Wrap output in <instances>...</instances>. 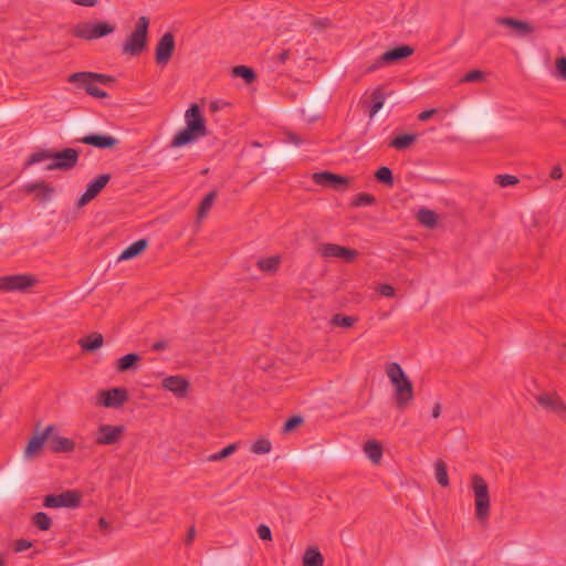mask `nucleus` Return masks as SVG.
<instances>
[{
  "instance_id": "obj_40",
  "label": "nucleus",
  "mask_w": 566,
  "mask_h": 566,
  "mask_svg": "<svg viewBox=\"0 0 566 566\" xmlns=\"http://www.w3.org/2000/svg\"><path fill=\"white\" fill-rule=\"evenodd\" d=\"M271 448L272 446L269 440L259 439L252 444L251 450L256 454H266L271 451Z\"/></svg>"
},
{
  "instance_id": "obj_48",
  "label": "nucleus",
  "mask_w": 566,
  "mask_h": 566,
  "mask_svg": "<svg viewBox=\"0 0 566 566\" xmlns=\"http://www.w3.org/2000/svg\"><path fill=\"white\" fill-rule=\"evenodd\" d=\"M237 449H238V444L231 443V444L227 446L226 448H223L221 451H219V457H221L222 460H224L226 458L233 454L237 451Z\"/></svg>"
},
{
  "instance_id": "obj_20",
  "label": "nucleus",
  "mask_w": 566,
  "mask_h": 566,
  "mask_svg": "<svg viewBox=\"0 0 566 566\" xmlns=\"http://www.w3.org/2000/svg\"><path fill=\"white\" fill-rule=\"evenodd\" d=\"M77 142L93 146L98 149H107L115 147L119 142L111 135L91 134L80 138Z\"/></svg>"
},
{
  "instance_id": "obj_57",
  "label": "nucleus",
  "mask_w": 566,
  "mask_h": 566,
  "mask_svg": "<svg viewBox=\"0 0 566 566\" xmlns=\"http://www.w3.org/2000/svg\"><path fill=\"white\" fill-rule=\"evenodd\" d=\"M441 410H442L441 405L439 402H437L433 406L432 411H431L432 418H434V419L439 418L441 415Z\"/></svg>"
},
{
  "instance_id": "obj_51",
  "label": "nucleus",
  "mask_w": 566,
  "mask_h": 566,
  "mask_svg": "<svg viewBox=\"0 0 566 566\" xmlns=\"http://www.w3.org/2000/svg\"><path fill=\"white\" fill-rule=\"evenodd\" d=\"M284 142L292 143V144H294L296 146L302 144V139L296 134H294V133H287L285 135Z\"/></svg>"
},
{
  "instance_id": "obj_24",
  "label": "nucleus",
  "mask_w": 566,
  "mask_h": 566,
  "mask_svg": "<svg viewBox=\"0 0 566 566\" xmlns=\"http://www.w3.org/2000/svg\"><path fill=\"white\" fill-rule=\"evenodd\" d=\"M324 557L317 547L311 546L305 549L302 557V566H323Z\"/></svg>"
},
{
  "instance_id": "obj_8",
  "label": "nucleus",
  "mask_w": 566,
  "mask_h": 566,
  "mask_svg": "<svg viewBox=\"0 0 566 566\" xmlns=\"http://www.w3.org/2000/svg\"><path fill=\"white\" fill-rule=\"evenodd\" d=\"M318 253L323 258H338L346 262H353L359 252L355 249L345 248L335 243H323L318 247Z\"/></svg>"
},
{
  "instance_id": "obj_26",
  "label": "nucleus",
  "mask_w": 566,
  "mask_h": 566,
  "mask_svg": "<svg viewBox=\"0 0 566 566\" xmlns=\"http://www.w3.org/2000/svg\"><path fill=\"white\" fill-rule=\"evenodd\" d=\"M104 338L101 334L94 333L78 340L81 347L86 352H93L103 346Z\"/></svg>"
},
{
  "instance_id": "obj_9",
  "label": "nucleus",
  "mask_w": 566,
  "mask_h": 566,
  "mask_svg": "<svg viewBox=\"0 0 566 566\" xmlns=\"http://www.w3.org/2000/svg\"><path fill=\"white\" fill-rule=\"evenodd\" d=\"M127 399V390L124 388L102 390L97 394V403L105 408H119Z\"/></svg>"
},
{
  "instance_id": "obj_27",
  "label": "nucleus",
  "mask_w": 566,
  "mask_h": 566,
  "mask_svg": "<svg viewBox=\"0 0 566 566\" xmlns=\"http://www.w3.org/2000/svg\"><path fill=\"white\" fill-rule=\"evenodd\" d=\"M140 356L138 354H127L120 357L116 363V369L118 373H124L132 369L138 361Z\"/></svg>"
},
{
  "instance_id": "obj_50",
  "label": "nucleus",
  "mask_w": 566,
  "mask_h": 566,
  "mask_svg": "<svg viewBox=\"0 0 566 566\" xmlns=\"http://www.w3.org/2000/svg\"><path fill=\"white\" fill-rule=\"evenodd\" d=\"M31 546H32V543L30 541L18 539L15 542L14 549H15V552L20 553V552H24V551L29 549Z\"/></svg>"
},
{
  "instance_id": "obj_35",
  "label": "nucleus",
  "mask_w": 566,
  "mask_h": 566,
  "mask_svg": "<svg viewBox=\"0 0 566 566\" xmlns=\"http://www.w3.org/2000/svg\"><path fill=\"white\" fill-rule=\"evenodd\" d=\"M365 453L374 463H378L381 459L382 450L378 443L369 441L365 446Z\"/></svg>"
},
{
  "instance_id": "obj_30",
  "label": "nucleus",
  "mask_w": 566,
  "mask_h": 566,
  "mask_svg": "<svg viewBox=\"0 0 566 566\" xmlns=\"http://www.w3.org/2000/svg\"><path fill=\"white\" fill-rule=\"evenodd\" d=\"M280 263H281V256L272 255V256H268L264 259H260L256 262V265L259 266L260 270H262L264 272L273 273L277 270Z\"/></svg>"
},
{
  "instance_id": "obj_22",
  "label": "nucleus",
  "mask_w": 566,
  "mask_h": 566,
  "mask_svg": "<svg viewBox=\"0 0 566 566\" xmlns=\"http://www.w3.org/2000/svg\"><path fill=\"white\" fill-rule=\"evenodd\" d=\"M50 449L53 452H72L75 448L74 441L69 438L51 433Z\"/></svg>"
},
{
  "instance_id": "obj_58",
  "label": "nucleus",
  "mask_w": 566,
  "mask_h": 566,
  "mask_svg": "<svg viewBox=\"0 0 566 566\" xmlns=\"http://www.w3.org/2000/svg\"><path fill=\"white\" fill-rule=\"evenodd\" d=\"M195 535H196L195 527H190V530L187 534L186 541H185L187 545H190L192 543Z\"/></svg>"
},
{
  "instance_id": "obj_41",
  "label": "nucleus",
  "mask_w": 566,
  "mask_h": 566,
  "mask_svg": "<svg viewBox=\"0 0 566 566\" xmlns=\"http://www.w3.org/2000/svg\"><path fill=\"white\" fill-rule=\"evenodd\" d=\"M354 323H355V318L352 316L335 314L332 317V324L336 325V326L348 328V327H352L354 325Z\"/></svg>"
},
{
  "instance_id": "obj_15",
  "label": "nucleus",
  "mask_w": 566,
  "mask_h": 566,
  "mask_svg": "<svg viewBox=\"0 0 566 566\" xmlns=\"http://www.w3.org/2000/svg\"><path fill=\"white\" fill-rule=\"evenodd\" d=\"M315 184L327 186L335 190H344L349 186L350 180L347 177L336 175L329 171L315 172L313 175Z\"/></svg>"
},
{
  "instance_id": "obj_34",
  "label": "nucleus",
  "mask_w": 566,
  "mask_h": 566,
  "mask_svg": "<svg viewBox=\"0 0 566 566\" xmlns=\"http://www.w3.org/2000/svg\"><path fill=\"white\" fill-rule=\"evenodd\" d=\"M232 75L243 78L247 84H250L255 80L254 71L244 65L234 66L232 69Z\"/></svg>"
},
{
  "instance_id": "obj_13",
  "label": "nucleus",
  "mask_w": 566,
  "mask_h": 566,
  "mask_svg": "<svg viewBox=\"0 0 566 566\" xmlns=\"http://www.w3.org/2000/svg\"><path fill=\"white\" fill-rule=\"evenodd\" d=\"M109 179H111V176L108 174H104V175L98 176L93 181H91L86 186V190L84 191V193L77 199L76 206L78 208L86 206L104 189V187L107 185Z\"/></svg>"
},
{
  "instance_id": "obj_6",
  "label": "nucleus",
  "mask_w": 566,
  "mask_h": 566,
  "mask_svg": "<svg viewBox=\"0 0 566 566\" xmlns=\"http://www.w3.org/2000/svg\"><path fill=\"white\" fill-rule=\"evenodd\" d=\"M52 161L45 166V170L67 171L77 165L80 154L74 148H64L60 151H52Z\"/></svg>"
},
{
  "instance_id": "obj_49",
  "label": "nucleus",
  "mask_w": 566,
  "mask_h": 566,
  "mask_svg": "<svg viewBox=\"0 0 566 566\" xmlns=\"http://www.w3.org/2000/svg\"><path fill=\"white\" fill-rule=\"evenodd\" d=\"M378 292L386 297L395 296V289L389 284H381L378 286Z\"/></svg>"
},
{
  "instance_id": "obj_46",
  "label": "nucleus",
  "mask_w": 566,
  "mask_h": 566,
  "mask_svg": "<svg viewBox=\"0 0 566 566\" xmlns=\"http://www.w3.org/2000/svg\"><path fill=\"white\" fill-rule=\"evenodd\" d=\"M557 76L566 81V57L556 60Z\"/></svg>"
},
{
  "instance_id": "obj_31",
  "label": "nucleus",
  "mask_w": 566,
  "mask_h": 566,
  "mask_svg": "<svg viewBox=\"0 0 566 566\" xmlns=\"http://www.w3.org/2000/svg\"><path fill=\"white\" fill-rule=\"evenodd\" d=\"M52 150L43 149L39 151H34L30 155L29 159L24 164V168H29L30 166H33L35 164L51 160L52 161Z\"/></svg>"
},
{
  "instance_id": "obj_37",
  "label": "nucleus",
  "mask_w": 566,
  "mask_h": 566,
  "mask_svg": "<svg viewBox=\"0 0 566 566\" xmlns=\"http://www.w3.org/2000/svg\"><path fill=\"white\" fill-rule=\"evenodd\" d=\"M436 479L441 486L449 485V478L447 473V465L442 461H437L434 464Z\"/></svg>"
},
{
  "instance_id": "obj_45",
  "label": "nucleus",
  "mask_w": 566,
  "mask_h": 566,
  "mask_svg": "<svg viewBox=\"0 0 566 566\" xmlns=\"http://www.w3.org/2000/svg\"><path fill=\"white\" fill-rule=\"evenodd\" d=\"M303 419L298 416H295V417H292L290 418L284 427H283V430L284 432H290L292 431L293 429H295L297 426H300L302 423Z\"/></svg>"
},
{
  "instance_id": "obj_32",
  "label": "nucleus",
  "mask_w": 566,
  "mask_h": 566,
  "mask_svg": "<svg viewBox=\"0 0 566 566\" xmlns=\"http://www.w3.org/2000/svg\"><path fill=\"white\" fill-rule=\"evenodd\" d=\"M418 221L427 227V228H433L437 224V216L433 211L422 208L419 210L417 214Z\"/></svg>"
},
{
  "instance_id": "obj_38",
  "label": "nucleus",
  "mask_w": 566,
  "mask_h": 566,
  "mask_svg": "<svg viewBox=\"0 0 566 566\" xmlns=\"http://www.w3.org/2000/svg\"><path fill=\"white\" fill-rule=\"evenodd\" d=\"M33 524L41 531H48L51 527L52 520L46 513L39 512L33 516Z\"/></svg>"
},
{
  "instance_id": "obj_17",
  "label": "nucleus",
  "mask_w": 566,
  "mask_h": 566,
  "mask_svg": "<svg viewBox=\"0 0 566 566\" xmlns=\"http://www.w3.org/2000/svg\"><path fill=\"white\" fill-rule=\"evenodd\" d=\"M22 191L28 195H33L36 200L42 202L50 201L55 193V189L45 181L25 184L22 187Z\"/></svg>"
},
{
  "instance_id": "obj_36",
  "label": "nucleus",
  "mask_w": 566,
  "mask_h": 566,
  "mask_svg": "<svg viewBox=\"0 0 566 566\" xmlns=\"http://www.w3.org/2000/svg\"><path fill=\"white\" fill-rule=\"evenodd\" d=\"M217 193L214 191L209 192L201 201L198 210V220H202L208 211L211 209Z\"/></svg>"
},
{
  "instance_id": "obj_53",
  "label": "nucleus",
  "mask_w": 566,
  "mask_h": 566,
  "mask_svg": "<svg viewBox=\"0 0 566 566\" xmlns=\"http://www.w3.org/2000/svg\"><path fill=\"white\" fill-rule=\"evenodd\" d=\"M73 3L83 7H95L97 4V0H72Z\"/></svg>"
},
{
  "instance_id": "obj_7",
  "label": "nucleus",
  "mask_w": 566,
  "mask_h": 566,
  "mask_svg": "<svg viewBox=\"0 0 566 566\" xmlns=\"http://www.w3.org/2000/svg\"><path fill=\"white\" fill-rule=\"evenodd\" d=\"M537 403L546 411L554 413L566 422V403L555 392H541L536 396Z\"/></svg>"
},
{
  "instance_id": "obj_16",
  "label": "nucleus",
  "mask_w": 566,
  "mask_h": 566,
  "mask_svg": "<svg viewBox=\"0 0 566 566\" xmlns=\"http://www.w3.org/2000/svg\"><path fill=\"white\" fill-rule=\"evenodd\" d=\"M35 280L30 275H8L0 277L1 291H23L34 284Z\"/></svg>"
},
{
  "instance_id": "obj_10",
  "label": "nucleus",
  "mask_w": 566,
  "mask_h": 566,
  "mask_svg": "<svg viewBox=\"0 0 566 566\" xmlns=\"http://www.w3.org/2000/svg\"><path fill=\"white\" fill-rule=\"evenodd\" d=\"M175 50V38L170 32L165 33L158 41L155 50V59L157 64L166 65Z\"/></svg>"
},
{
  "instance_id": "obj_42",
  "label": "nucleus",
  "mask_w": 566,
  "mask_h": 566,
  "mask_svg": "<svg viewBox=\"0 0 566 566\" xmlns=\"http://www.w3.org/2000/svg\"><path fill=\"white\" fill-rule=\"evenodd\" d=\"M375 197L369 193H358L353 201V205L356 207H366L370 206L375 202Z\"/></svg>"
},
{
  "instance_id": "obj_12",
  "label": "nucleus",
  "mask_w": 566,
  "mask_h": 566,
  "mask_svg": "<svg viewBox=\"0 0 566 566\" xmlns=\"http://www.w3.org/2000/svg\"><path fill=\"white\" fill-rule=\"evenodd\" d=\"M80 497L74 492H63L61 494H50L44 497L43 505L49 509L76 507Z\"/></svg>"
},
{
  "instance_id": "obj_59",
  "label": "nucleus",
  "mask_w": 566,
  "mask_h": 566,
  "mask_svg": "<svg viewBox=\"0 0 566 566\" xmlns=\"http://www.w3.org/2000/svg\"><path fill=\"white\" fill-rule=\"evenodd\" d=\"M221 460H222V458L219 457V452L212 453L207 457V461H209V462H217V461H221Z\"/></svg>"
},
{
  "instance_id": "obj_1",
  "label": "nucleus",
  "mask_w": 566,
  "mask_h": 566,
  "mask_svg": "<svg viewBox=\"0 0 566 566\" xmlns=\"http://www.w3.org/2000/svg\"><path fill=\"white\" fill-rule=\"evenodd\" d=\"M185 123L186 126L180 129L171 139L170 147H184L208 135L206 119L198 104H191L186 111Z\"/></svg>"
},
{
  "instance_id": "obj_54",
  "label": "nucleus",
  "mask_w": 566,
  "mask_h": 566,
  "mask_svg": "<svg viewBox=\"0 0 566 566\" xmlns=\"http://www.w3.org/2000/svg\"><path fill=\"white\" fill-rule=\"evenodd\" d=\"M168 347V343L166 340H157L153 344L151 348L155 352L164 350Z\"/></svg>"
},
{
  "instance_id": "obj_52",
  "label": "nucleus",
  "mask_w": 566,
  "mask_h": 566,
  "mask_svg": "<svg viewBox=\"0 0 566 566\" xmlns=\"http://www.w3.org/2000/svg\"><path fill=\"white\" fill-rule=\"evenodd\" d=\"M437 113V109L432 108V109H427L422 113L419 114L418 118L419 120L421 122H426L428 120L429 118H431L433 116V114Z\"/></svg>"
},
{
  "instance_id": "obj_2",
  "label": "nucleus",
  "mask_w": 566,
  "mask_h": 566,
  "mask_svg": "<svg viewBox=\"0 0 566 566\" xmlns=\"http://www.w3.org/2000/svg\"><path fill=\"white\" fill-rule=\"evenodd\" d=\"M386 375L394 387V399L399 409H405L413 400V386L411 380L398 363L386 366Z\"/></svg>"
},
{
  "instance_id": "obj_43",
  "label": "nucleus",
  "mask_w": 566,
  "mask_h": 566,
  "mask_svg": "<svg viewBox=\"0 0 566 566\" xmlns=\"http://www.w3.org/2000/svg\"><path fill=\"white\" fill-rule=\"evenodd\" d=\"M496 181L501 187H509L516 185L518 182V179L512 175H497Z\"/></svg>"
},
{
  "instance_id": "obj_55",
  "label": "nucleus",
  "mask_w": 566,
  "mask_h": 566,
  "mask_svg": "<svg viewBox=\"0 0 566 566\" xmlns=\"http://www.w3.org/2000/svg\"><path fill=\"white\" fill-rule=\"evenodd\" d=\"M563 177V171L560 166L553 167L551 171V178L553 179H560Z\"/></svg>"
},
{
  "instance_id": "obj_14",
  "label": "nucleus",
  "mask_w": 566,
  "mask_h": 566,
  "mask_svg": "<svg viewBox=\"0 0 566 566\" xmlns=\"http://www.w3.org/2000/svg\"><path fill=\"white\" fill-rule=\"evenodd\" d=\"M413 53V49L409 45H400L398 48L386 51L384 54L379 56L374 65H371L368 70L374 71L385 64H391L401 59L408 57Z\"/></svg>"
},
{
  "instance_id": "obj_39",
  "label": "nucleus",
  "mask_w": 566,
  "mask_h": 566,
  "mask_svg": "<svg viewBox=\"0 0 566 566\" xmlns=\"http://www.w3.org/2000/svg\"><path fill=\"white\" fill-rule=\"evenodd\" d=\"M375 177L379 182L385 185L391 186L394 184L392 171L388 167H380L376 171Z\"/></svg>"
},
{
  "instance_id": "obj_60",
  "label": "nucleus",
  "mask_w": 566,
  "mask_h": 566,
  "mask_svg": "<svg viewBox=\"0 0 566 566\" xmlns=\"http://www.w3.org/2000/svg\"><path fill=\"white\" fill-rule=\"evenodd\" d=\"M108 522L104 518V517H101L99 521H98V526L101 530L105 531L108 528Z\"/></svg>"
},
{
  "instance_id": "obj_28",
  "label": "nucleus",
  "mask_w": 566,
  "mask_h": 566,
  "mask_svg": "<svg viewBox=\"0 0 566 566\" xmlns=\"http://www.w3.org/2000/svg\"><path fill=\"white\" fill-rule=\"evenodd\" d=\"M417 139L415 134L400 135L390 140L389 146L398 150H403L410 147Z\"/></svg>"
},
{
  "instance_id": "obj_4",
  "label": "nucleus",
  "mask_w": 566,
  "mask_h": 566,
  "mask_svg": "<svg viewBox=\"0 0 566 566\" xmlns=\"http://www.w3.org/2000/svg\"><path fill=\"white\" fill-rule=\"evenodd\" d=\"M472 490L475 500L476 518L484 521L489 516L490 497L486 482L480 475L472 476Z\"/></svg>"
},
{
  "instance_id": "obj_33",
  "label": "nucleus",
  "mask_w": 566,
  "mask_h": 566,
  "mask_svg": "<svg viewBox=\"0 0 566 566\" xmlns=\"http://www.w3.org/2000/svg\"><path fill=\"white\" fill-rule=\"evenodd\" d=\"M385 94L381 88H376L371 94L370 117H374L384 106Z\"/></svg>"
},
{
  "instance_id": "obj_5",
  "label": "nucleus",
  "mask_w": 566,
  "mask_h": 566,
  "mask_svg": "<svg viewBox=\"0 0 566 566\" xmlns=\"http://www.w3.org/2000/svg\"><path fill=\"white\" fill-rule=\"evenodd\" d=\"M115 31V25L108 22H83L75 27L74 34L76 38L84 40H95Z\"/></svg>"
},
{
  "instance_id": "obj_23",
  "label": "nucleus",
  "mask_w": 566,
  "mask_h": 566,
  "mask_svg": "<svg viewBox=\"0 0 566 566\" xmlns=\"http://www.w3.org/2000/svg\"><path fill=\"white\" fill-rule=\"evenodd\" d=\"M88 78L94 81L95 83L98 82V83H102V84H106V83H109L112 81V77L108 76V75L93 73V72H77V73H73V74H71L69 76L67 81L69 82L87 81Z\"/></svg>"
},
{
  "instance_id": "obj_19",
  "label": "nucleus",
  "mask_w": 566,
  "mask_h": 566,
  "mask_svg": "<svg viewBox=\"0 0 566 566\" xmlns=\"http://www.w3.org/2000/svg\"><path fill=\"white\" fill-rule=\"evenodd\" d=\"M161 387L172 392L177 398H184L189 389V381L182 376H168L161 381Z\"/></svg>"
},
{
  "instance_id": "obj_3",
  "label": "nucleus",
  "mask_w": 566,
  "mask_h": 566,
  "mask_svg": "<svg viewBox=\"0 0 566 566\" xmlns=\"http://www.w3.org/2000/svg\"><path fill=\"white\" fill-rule=\"evenodd\" d=\"M149 27V20L146 17H140L135 24L134 31L126 39L123 44L122 51L124 54L137 55L146 46L147 32Z\"/></svg>"
},
{
  "instance_id": "obj_18",
  "label": "nucleus",
  "mask_w": 566,
  "mask_h": 566,
  "mask_svg": "<svg viewBox=\"0 0 566 566\" xmlns=\"http://www.w3.org/2000/svg\"><path fill=\"white\" fill-rule=\"evenodd\" d=\"M55 431L54 426H48L43 432L32 437L24 449V457L31 459L36 455L43 448L44 443L51 437V433Z\"/></svg>"
},
{
  "instance_id": "obj_61",
  "label": "nucleus",
  "mask_w": 566,
  "mask_h": 566,
  "mask_svg": "<svg viewBox=\"0 0 566 566\" xmlns=\"http://www.w3.org/2000/svg\"><path fill=\"white\" fill-rule=\"evenodd\" d=\"M0 566H4V558L1 554H0Z\"/></svg>"
},
{
  "instance_id": "obj_11",
  "label": "nucleus",
  "mask_w": 566,
  "mask_h": 566,
  "mask_svg": "<svg viewBox=\"0 0 566 566\" xmlns=\"http://www.w3.org/2000/svg\"><path fill=\"white\" fill-rule=\"evenodd\" d=\"M123 433V426L102 424L98 427L95 441L101 446H112L122 439Z\"/></svg>"
},
{
  "instance_id": "obj_44",
  "label": "nucleus",
  "mask_w": 566,
  "mask_h": 566,
  "mask_svg": "<svg viewBox=\"0 0 566 566\" xmlns=\"http://www.w3.org/2000/svg\"><path fill=\"white\" fill-rule=\"evenodd\" d=\"M483 72L479 71V70H473L469 73H467L462 78H461V83H472V82H475V81H479L481 78H483Z\"/></svg>"
},
{
  "instance_id": "obj_21",
  "label": "nucleus",
  "mask_w": 566,
  "mask_h": 566,
  "mask_svg": "<svg viewBox=\"0 0 566 566\" xmlns=\"http://www.w3.org/2000/svg\"><path fill=\"white\" fill-rule=\"evenodd\" d=\"M495 22L500 25L513 29L520 36H524L533 32V27L530 23L513 18L500 17L496 18Z\"/></svg>"
},
{
  "instance_id": "obj_56",
  "label": "nucleus",
  "mask_w": 566,
  "mask_h": 566,
  "mask_svg": "<svg viewBox=\"0 0 566 566\" xmlns=\"http://www.w3.org/2000/svg\"><path fill=\"white\" fill-rule=\"evenodd\" d=\"M289 56H290V51H289V50H284V51H282L281 53H279V54L276 55V60H277V62H279V63H281V64H282V63H285V62H286V60L289 59Z\"/></svg>"
},
{
  "instance_id": "obj_25",
  "label": "nucleus",
  "mask_w": 566,
  "mask_h": 566,
  "mask_svg": "<svg viewBox=\"0 0 566 566\" xmlns=\"http://www.w3.org/2000/svg\"><path fill=\"white\" fill-rule=\"evenodd\" d=\"M147 247V240L140 239L128 245L118 256V261L130 260L140 254Z\"/></svg>"
},
{
  "instance_id": "obj_47",
  "label": "nucleus",
  "mask_w": 566,
  "mask_h": 566,
  "mask_svg": "<svg viewBox=\"0 0 566 566\" xmlns=\"http://www.w3.org/2000/svg\"><path fill=\"white\" fill-rule=\"evenodd\" d=\"M258 532V535L261 539L263 541H271L272 539V534H271V530L269 526L262 524L258 527L256 530Z\"/></svg>"
},
{
  "instance_id": "obj_29",
  "label": "nucleus",
  "mask_w": 566,
  "mask_h": 566,
  "mask_svg": "<svg viewBox=\"0 0 566 566\" xmlns=\"http://www.w3.org/2000/svg\"><path fill=\"white\" fill-rule=\"evenodd\" d=\"M72 83L77 84L80 87H83L86 91V93L93 97L104 98L107 96V93L97 87L95 85V82L90 78L87 81H75Z\"/></svg>"
}]
</instances>
